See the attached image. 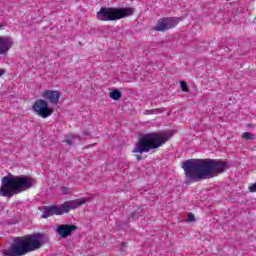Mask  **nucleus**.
<instances>
[{"label":"nucleus","mask_w":256,"mask_h":256,"mask_svg":"<svg viewBox=\"0 0 256 256\" xmlns=\"http://www.w3.org/2000/svg\"><path fill=\"white\" fill-rule=\"evenodd\" d=\"M13 47V39L11 37L0 36V55H5Z\"/></svg>","instance_id":"12"},{"label":"nucleus","mask_w":256,"mask_h":256,"mask_svg":"<svg viewBox=\"0 0 256 256\" xmlns=\"http://www.w3.org/2000/svg\"><path fill=\"white\" fill-rule=\"evenodd\" d=\"M63 213H65L63 210V204L57 206H47L44 208L42 219H47V217H51V215H63Z\"/></svg>","instance_id":"10"},{"label":"nucleus","mask_w":256,"mask_h":256,"mask_svg":"<svg viewBox=\"0 0 256 256\" xmlns=\"http://www.w3.org/2000/svg\"><path fill=\"white\" fill-rule=\"evenodd\" d=\"M121 91L115 89L112 92H110V97L114 100V101H119V99H121Z\"/></svg>","instance_id":"14"},{"label":"nucleus","mask_w":256,"mask_h":256,"mask_svg":"<svg viewBox=\"0 0 256 256\" xmlns=\"http://www.w3.org/2000/svg\"><path fill=\"white\" fill-rule=\"evenodd\" d=\"M89 199L87 198H78L75 200L66 201L62 204L64 213H69L71 209H79L81 205H85Z\"/></svg>","instance_id":"8"},{"label":"nucleus","mask_w":256,"mask_h":256,"mask_svg":"<svg viewBox=\"0 0 256 256\" xmlns=\"http://www.w3.org/2000/svg\"><path fill=\"white\" fill-rule=\"evenodd\" d=\"M243 139H246L247 141L255 139V135L251 132H245L242 135Z\"/></svg>","instance_id":"15"},{"label":"nucleus","mask_w":256,"mask_h":256,"mask_svg":"<svg viewBox=\"0 0 256 256\" xmlns=\"http://www.w3.org/2000/svg\"><path fill=\"white\" fill-rule=\"evenodd\" d=\"M1 27H3V25L0 24V29H1Z\"/></svg>","instance_id":"23"},{"label":"nucleus","mask_w":256,"mask_h":256,"mask_svg":"<svg viewBox=\"0 0 256 256\" xmlns=\"http://www.w3.org/2000/svg\"><path fill=\"white\" fill-rule=\"evenodd\" d=\"M35 183V179L25 175L13 176V174H10L4 176L1 180L0 195L11 199L13 195L31 189Z\"/></svg>","instance_id":"3"},{"label":"nucleus","mask_w":256,"mask_h":256,"mask_svg":"<svg viewBox=\"0 0 256 256\" xmlns=\"http://www.w3.org/2000/svg\"><path fill=\"white\" fill-rule=\"evenodd\" d=\"M5 75V69L0 68V77H3Z\"/></svg>","instance_id":"20"},{"label":"nucleus","mask_w":256,"mask_h":256,"mask_svg":"<svg viewBox=\"0 0 256 256\" xmlns=\"http://www.w3.org/2000/svg\"><path fill=\"white\" fill-rule=\"evenodd\" d=\"M136 159H137V161H141V159H142L141 155H136Z\"/></svg>","instance_id":"21"},{"label":"nucleus","mask_w":256,"mask_h":256,"mask_svg":"<svg viewBox=\"0 0 256 256\" xmlns=\"http://www.w3.org/2000/svg\"><path fill=\"white\" fill-rule=\"evenodd\" d=\"M61 192L63 193V195H71V189L66 186L61 187Z\"/></svg>","instance_id":"17"},{"label":"nucleus","mask_w":256,"mask_h":256,"mask_svg":"<svg viewBox=\"0 0 256 256\" xmlns=\"http://www.w3.org/2000/svg\"><path fill=\"white\" fill-rule=\"evenodd\" d=\"M188 221H189V223H193L194 221H195V215H193V214H188Z\"/></svg>","instance_id":"19"},{"label":"nucleus","mask_w":256,"mask_h":256,"mask_svg":"<svg viewBox=\"0 0 256 256\" xmlns=\"http://www.w3.org/2000/svg\"><path fill=\"white\" fill-rule=\"evenodd\" d=\"M182 168L185 171L186 183H196L225 172L227 164L213 159H190L182 163Z\"/></svg>","instance_id":"1"},{"label":"nucleus","mask_w":256,"mask_h":256,"mask_svg":"<svg viewBox=\"0 0 256 256\" xmlns=\"http://www.w3.org/2000/svg\"><path fill=\"white\" fill-rule=\"evenodd\" d=\"M74 231H77V226L73 224H62L56 228V232L62 239H67Z\"/></svg>","instance_id":"9"},{"label":"nucleus","mask_w":256,"mask_h":256,"mask_svg":"<svg viewBox=\"0 0 256 256\" xmlns=\"http://www.w3.org/2000/svg\"><path fill=\"white\" fill-rule=\"evenodd\" d=\"M250 193H256V182L249 186Z\"/></svg>","instance_id":"18"},{"label":"nucleus","mask_w":256,"mask_h":256,"mask_svg":"<svg viewBox=\"0 0 256 256\" xmlns=\"http://www.w3.org/2000/svg\"><path fill=\"white\" fill-rule=\"evenodd\" d=\"M133 12V8L102 7L97 12L96 17L99 21H117L125 17H130V15H133Z\"/></svg>","instance_id":"5"},{"label":"nucleus","mask_w":256,"mask_h":256,"mask_svg":"<svg viewBox=\"0 0 256 256\" xmlns=\"http://www.w3.org/2000/svg\"><path fill=\"white\" fill-rule=\"evenodd\" d=\"M135 215H136V213H135V212H133V213H132V217H133V218H135Z\"/></svg>","instance_id":"22"},{"label":"nucleus","mask_w":256,"mask_h":256,"mask_svg":"<svg viewBox=\"0 0 256 256\" xmlns=\"http://www.w3.org/2000/svg\"><path fill=\"white\" fill-rule=\"evenodd\" d=\"M42 97L50 101L52 105H57V103H59V99L61 98V92L57 90H45Z\"/></svg>","instance_id":"11"},{"label":"nucleus","mask_w":256,"mask_h":256,"mask_svg":"<svg viewBox=\"0 0 256 256\" xmlns=\"http://www.w3.org/2000/svg\"><path fill=\"white\" fill-rule=\"evenodd\" d=\"M180 87L184 93H189V87H187V82L180 81Z\"/></svg>","instance_id":"16"},{"label":"nucleus","mask_w":256,"mask_h":256,"mask_svg":"<svg viewBox=\"0 0 256 256\" xmlns=\"http://www.w3.org/2000/svg\"><path fill=\"white\" fill-rule=\"evenodd\" d=\"M75 139H80V138L75 134H68L64 140V143H67V145H73Z\"/></svg>","instance_id":"13"},{"label":"nucleus","mask_w":256,"mask_h":256,"mask_svg":"<svg viewBox=\"0 0 256 256\" xmlns=\"http://www.w3.org/2000/svg\"><path fill=\"white\" fill-rule=\"evenodd\" d=\"M169 139H171V134L167 132L144 134L139 137L132 153H149L152 149L163 147Z\"/></svg>","instance_id":"4"},{"label":"nucleus","mask_w":256,"mask_h":256,"mask_svg":"<svg viewBox=\"0 0 256 256\" xmlns=\"http://www.w3.org/2000/svg\"><path fill=\"white\" fill-rule=\"evenodd\" d=\"M49 241L45 235L37 233L33 235H27L22 238H17L14 243L6 249L1 251L3 256H23L31 251H37L41 249L45 243Z\"/></svg>","instance_id":"2"},{"label":"nucleus","mask_w":256,"mask_h":256,"mask_svg":"<svg viewBox=\"0 0 256 256\" xmlns=\"http://www.w3.org/2000/svg\"><path fill=\"white\" fill-rule=\"evenodd\" d=\"M32 109L36 115H39V117H42L43 119H47V117L53 115V110L49 108V104L43 99L37 100Z\"/></svg>","instance_id":"6"},{"label":"nucleus","mask_w":256,"mask_h":256,"mask_svg":"<svg viewBox=\"0 0 256 256\" xmlns=\"http://www.w3.org/2000/svg\"><path fill=\"white\" fill-rule=\"evenodd\" d=\"M178 24H179V18H173V17L160 18L154 27V31L165 32V31H168V29H173V27H177Z\"/></svg>","instance_id":"7"}]
</instances>
